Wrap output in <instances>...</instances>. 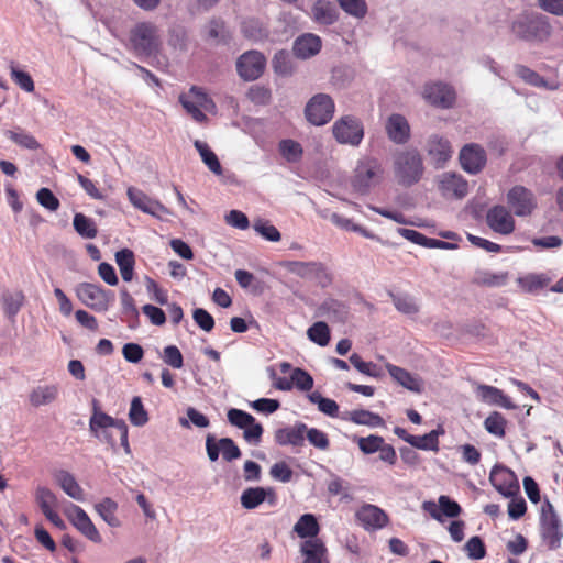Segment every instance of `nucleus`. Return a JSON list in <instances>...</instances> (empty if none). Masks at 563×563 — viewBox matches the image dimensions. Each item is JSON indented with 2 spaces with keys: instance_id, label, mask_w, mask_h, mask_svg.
Listing matches in <instances>:
<instances>
[{
  "instance_id": "obj_24",
  "label": "nucleus",
  "mask_w": 563,
  "mask_h": 563,
  "mask_svg": "<svg viewBox=\"0 0 563 563\" xmlns=\"http://www.w3.org/2000/svg\"><path fill=\"white\" fill-rule=\"evenodd\" d=\"M307 424L298 422L292 427L279 428L274 433V440L278 445L302 446Z\"/></svg>"
},
{
  "instance_id": "obj_63",
  "label": "nucleus",
  "mask_w": 563,
  "mask_h": 563,
  "mask_svg": "<svg viewBox=\"0 0 563 563\" xmlns=\"http://www.w3.org/2000/svg\"><path fill=\"white\" fill-rule=\"evenodd\" d=\"M384 438L375 434L357 439L358 448L364 454H373L377 452L378 449L382 448Z\"/></svg>"
},
{
  "instance_id": "obj_10",
  "label": "nucleus",
  "mask_w": 563,
  "mask_h": 563,
  "mask_svg": "<svg viewBox=\"0 0 563 563\" xmlns=\"http://www.w3.org/2000/svg\"><path fill=\"white\" fill-rule=\"evenodd\" d=\"M266 59L257 51H249L242 54L236 60V71L239 76L246 80L257 79L264 71Z\"/></svg>"
},
{
  "instance_id": "obj_38",
  "label": "nucleus",
  "mask_w": 563,
  "mask_h": 563,
  "mask_svg": "<svg viewBox=\"0 0 563 563\" xmlns=\"http://www.w3.org/2000/svg\"><path fill=\"white\" fill-rule=\"evenodd\" d=\"M24 295L21 290H5L1 295V305L4 314L13 320L24 303Z\"/></svg>"
},
{
  "instance_id": "obj_21",
  "label": "nucleus",
  "mask_w": 563,
  "mask_h": 563,
  "mask_svg": "<svg viewBox=\"0 0 563 563\" xmlns=\"http://www.w3.org/2000/svg\"><path fill=\"white\" fill-rule=\"evenodd\" d=\"M426 151L435 167H442L452 156L450 142L438 134L429 136L426 144Z\"/></svg>"
},
{
  "instance_id": "obj_36",
  "label": "nucleus",
  "mask_w": 563,
  "mask_h": 563,
  "mask_svg": "<svg viewBox=\"0 0 563 563\" xmlns=\"http://www.w3.org/2000/svg\"><path fill=\"white\" fill-rule=\"evenodd\" d=\"M342 419L349 420L355 424L367 426L371 428L385 427V421L379 415L365 409L346 411Z\"/></svg>"
},
{
  "instance_id": "obj_5",
  "label": "nucleus",
  "mask_w": 563,
  "mask_h": 563,
  "mask_svg": "<svg viewBox=\"0 0 563 563\" xmlns=\"http://www.w3.org/2000/svg\"><path fill=\"white\" fill-rule=\"evenodd\" d=\"M540 536L549 550L553 551L561 548L563 526L553 505L549 500H545L541 508Z\"/></svg>"
},
{
  "instance_id": "obj_19",
  "label": "nucleus",
  "mask_w": 563,
  "mask_h": 563,
  "mask_svg": "<svg viewBox=\"0 0 563 563\" xmlns=\"http://www.w3.org/2000/svg\"><path fill=\"white\" fill-rule=\"evenodd\" d=\"M119 422H124V420L114 419L104 412L96 410L90 418L89 427H90V431L93 433V435L96 438L114 445L113 441L111 440V434L109 432V429L113 428L117 430Z\"/></svg>"
},
{
  "instance_id": "obj_11",
  "label": "nucleus",
  "mask_w": 563,
  "mask_h": 563,
  "mask_svg": "<svg viewBox=\"0 0 563 563\" xmlns=\"http://www.w3.org/2000/svg\"><path fill=\"white\" fill-rule=\"evenodd\" d=\"M507 202L518 217L531 214L537 207L534 195L523 186L512 187L507 194Z\"/></svg>"
},
{
  "instance_id": "obj_13",
  "label": "nucleus",
  "mask_w": 563,
  "mask_h": 563,
  "mask_svg": "<svg viewBox=\"0 0 563 563\" xmlns=\"http://www.w3.org/2000/svg\"><path fill=\"white\" fill-rule=\"evenodd\" d=\"M423 98L434 107L449 109L454 104L455 91L448 84L430 82L423 88Z\"/></svg>"
},
{
  "instance_id": "obj_12",
  "label": "nucleus",
  "mask_w": 563,
  "mask_h": 563,
  "mask_svg": "<svg viewBox=\"0 0 563 563\" xmlns=\"http://www.w3.org/2000/svg\"><path fill=\"white\" fill-rule=\"evenodd\" d=\"M65 514L75 528L87 539L95 543H100L102 541L96 526L81 507L70 504L66 508Z\"/></svg>"
},
{
  "instance_id": "obj_55",
  "label": "nucleus",
  "mask_w": 563,
  "mask_h": 563,
  "mask_svg": "<svg viewBox=\"0 0 563 563\" xmlns=\"http://www.w3.org/2000/svg\"><path fill=\"white\" fill-rule=\"evenodd\" d=\"M548 282L549 278L538 274H528L517 279V283L526 292H533L537 289H541Z\"/></svg>"
},
{
  "instance_id": "obj_15",
  "label": "nucleus",
  "mask_w": 563,
  "mask_h": 563,
  "mask_svg": "<svg viewBox=\"0 0 563 563\" xmlns=\"http://www.w3.org/2000/svg\"><path fill=\"white\" fill-rule=\"evenodd\" d=\"M128 198L130 202L141 211L148 213L158 219L162 218L163 214H169V210L162 205L159 201L150 198L142 190L130 187L126 191Z\"/></svg>"
},
{
  "instance_id": "obj_29",
  "label": "nucleus",
  "mask_w": 563,
  "mask_h": 563,
  "mask_svg": "<svg viewBox=\"0 0 563 563\" xmlns=\"http://www.w3.org/2000/svg\"><path fill=\"white\" fill-rule=\"evenodd\" d=\"M312 20L321 25H332L339 19L335 5L328 0H317L311 8Z\"/></svg>"
},
{
  "instance_id": "obj_52",
  "label": "nucleus",
  "mask_w": 563,
  "mask_h": 563,
  "mask_svg": "<svg viewBox=\"0 0 563 563\" xmlns=\"http://www.w3.org/2000/svg\"><path fill=\"white\" fill-rule=\"evenodd\" d=\"M341 9L349 15L363 19L367 13V3L365 0H338Z\"/></svg>"
},
{
  "instance_id": "obj_26",
  "label": "nucleus",
  "mask_w": 563,
  "mask_h": 563,
  "mask_svg": "<svg viewBox=\"0 0 563 563\" xmlns=\"http://www.w3.org/2000/svg\"><path fill=\"white\" fill-rule=\"evenodd\" d=\"M203 34L212 45H225L231 41V32L220 18L210 19L203 27Z\"/></svg>"
},
{
  "instance_id": "obj_45",
  "label": "nucleus",
  "mask_w": 563,
  "mask_h": 563,
  "mask_svg": "<svg viewBox=\"0 0 563 563\" xmlns=\"http://www.w3.org/2000/svg\"><path fill=\"white\" fill-rule=\"evenodd\" d=\"M35 500L44 516L54 510L57 506L56 495L45 486H38L35 490Z\"/></svg>"
},
{
  "instance_id": "obj_49",
  "label": "nucleus",
  "mask_w": 563,
  "mask_h": 563,
  "mask_svg": "<svg viewBox=\"0 0 563 563\" xmlns=\"http://www.w3.org/2000/svg\"><path fill=\"white\" fill-rule=\"evenodd\" d=\"M243 35L252 41H261L267 36L266 30L263 24L256 19H249L243 21L241 25Z\"/></svg>"
},
{
  "instance_id": "obj_33",
  "label": "nucleus",
  "mask_w": 563,
  "mask_h": 563,
  "mask_svg": "<svg viewBox=\"0 0 563 563\" xmlns=\"http://www.w3.org/2000/svg\"><path fill=\"white\" fill-rule=\"evenodd\" d=\"M268 495L274 497V492L272 488L264 487H249L244 489L241 494L240 501L243 508L251 510L258 507ZM274 503V498L269 499V504Z\"/></svg>"
},
{
  "instance_id": "obj_39",
  "label": "nucleus",
  "mask_w": 563,
  "mask_h": 563,
  "mask_svg": "<svg viewBox=\"0 0 563 563\" xmlns=\"http://www.w3.org/2000/svg\"><path fill=\"white\" fill-rule=\"evenodd\" d=\"M95 509L110 527L117 528L121 525L115 515L118 504L113 499L109 497L103 498L100 503L95 505Z\"/></svg>"
},
{
  "instance_id": "obj_53",
  "label": "nucleus",
  "mask_w": 563,
  "mask_h": 563,
  "mask_svg": "<svg viewBox=\"0 0 563 563\" xmlns=\"http://www.w3.org/2000/svg\"><path fill=\"white\" fill-rule=\"evenodd\" d=\"M253 229L267 241L278 242L282 239L280 232L269 221L257 219L253 223Z\"/></svg>"
},
{
  "instance_id": "obj_28",
  "label": "nucleus",
  "mask_w": 563,
  "mask_h": 563,
  "mask_svg": "<svg viewBox=\"0 0 563 563\" xmlns=\"http://www.w3.org/2000/svg\"><path fill=\"white\" fill-rule=\"evenodd\" d=\"M514 70L516 76L529 86L542 88L545 90H556L559 87L556 82L547 80L544 77L526 65L517 64L515 65Z\"/></svg>"
},
{
  "instance_id": "obj_54",
  "label": "nucleus",
  "mask_w": 563,
  "mask_h": 563,
  "mask_svg": "<svg viewBox=\"0 0 563 563\" xmlns=\"http://www.w3.org/2000/svg\"><path fill=\"white\" fill-rule=\"evenodd\" d=\"M7 135L12 142H14L15 144L23 148L37 150L41 146L33 135L26 133L21 129L16 131H8Z\"/></svg>"
},
{
  "instance_id": "obj_1",
  "label": "nucleus",
  "mask_w": 563,
  "mask_h": 563,
  "mask_svg": "<svg viewBox=\"0 0 563 563\" xmlns=\"http://www.w3.org/2000/svg\"><path fill=\"white\" fill-rule=\"evenodd\" d=\"M509 31L516 40L541 44L551 37L553 29L548 16L538 12H521L510 20Z\"/></svg>"
},
{
  "instance_id": "obj_37",
  "label": "nucleus",
  "mask_w": 563,
  "mask_h": 563,
  "mask_svg": "<svg viewBox=\"0 0 563 563\" xmlns=\"http://www.w3.org/2000/svg\"><path fill=\"white\" fill-rule=\"evenodd\" d=\"M294 532L301 539H314L318 538L320 532V526L314 515L305 514L294 526Z\"/></svg>"
},
{
  "instance_id": "obj_30",
  "label": "nucleus",
  "mask_w": 563,
  "mask_h": 563,
  "mask_svg": "<svg viewBox=\"0 0 563 563\" xmlns=\"http://www.w3.org/2000/svg\"><path fill=\"white\" fill-rule=\"evenodd\" d=\"M54 479L59 485V487L65 492V494H67L70 498L77 501H84V489L80 487L75 476L70 474L68 471H56L54 473Z\"/></svg>"
},
{
  "instance_id": "obj_18",
  "label": "nucleus",
  "mask_w": 563,
  "mask_h": 563,
  "mask_svg": "<svg viewBox=\"0 0 563 563\" xmlns=\"http://www.w3.org/2000/svg\"><path fill=\"white\" fill-rule=\"evenodd\" d=\"M460 162L464 170L477 174L486 164V153L478 144H467L460 152Z\"/></svg>"
},
{
  "instance_id": "obj_58",
  "label": "nucleus",
  "mask_w": 563,
  "mask_h": 563,
  "mask_svg": "<svg viewBox=\"0 0 563 563\" xmlns=\"http://www.w3.org/2000/svg\"><path fill=\"white\" fill-rule=\"evenodd\" d=\"M187 418H180L179 423L184 428H190V423L198 428H207L209 426V419L194 407H189L186 410Z\"/></svg>"
},
{
  "instance_id": "obj_20",
  "label": "nucleus",
  "mask_w": 563,
  "mask_h": 563,
  "mask_svg": "<svg viewBox=\"0 0 563 563\" xmlns=\"http://www.w3.org/2000/svg\"><path fill=\"white\" fill-rule=\"evenodd\" d=\"M356 518L366 530H377L388 523V516L379 507L365 504L356 511Z\"/></svg>"
},
{
  "instance_id": "obj_48",
  "label": "nucleus",
  "mask_w": 563,
  "mask_h": 563,
  "mask_svg": "<svg viewBox=\"0 0 563 563\" xmlns=\"http://www.w3.org/2000/svg\"><path fill=\"white\" fill-rule=\"evenodd\" d=\"M310 341L320 346H325L330 341V330L325 322L318 321L313 323L307 331Z\"/></svg>"
},
{
  "instance_id": "obj_51",
  "label": "nucleus",
  "mask_w": 563,
  "mask_h": 563,
  "mask_svg": "<svg viewBox=\"0 0 563 563\" xmlns=\"http://www.w3.org/2000/svg\"><path fill=\"white\" fill-rule=\"evenodd\" d=\"M393 303L395 308L405 314H416L419 311V306L417 305L415 298L409 295H390Z\"/></svg>"
},
{
  "instance_id": "obj_8",
  "label": "nucleus",
  "mask_w": 563,
  "mask_h": 563,
  "mask_svg": "<svg viewBox=\"0 0 563 563\" xmlns=\"http://www.w3.org/2000/svg\"><path fill=\"white\" fill-rule=\"evenodd\" d=\"M332 133L340 144L357 146L364 137V128L357 118L344 115L334 122Z\"/></svg>"
},
{
  "instance_id": "obj_42",
  "label": "nucleus",
  "mask_w": 563,
  "mask_h": 563,
  "mask_svg": "<svg viewBox=\"0 0 563 563\" xmlns=\"http://www.w3.org/2000/svg\"><path fill=\"white\" fill-rule=\"evenodd\" d=\"M195 148L199 152L202 162L216 175L222 174L221 164L217 155L210 150L207 143L196 140L194 142Z\"/></svg>"
},
{
  "instance_id": "obj_31",
  "label": "nucleus",
  "mask_w": 563,
  "mask_h": 563,
  "mask_svg": "<svg viewBox=\"0 0 563 563\" xmlns=\"http://www.w3.org/2000/svg\"><path fill=\"white\" fill-rule=\"evenodd\" d=\"M508 272L494 273L488 269H477L472 278V284L479 287H503L508 283Z\"/></svg>"
},
{
  "instance_id": "obj_60",
  "label": "nucleus",
  "mask_w": 563,
  "mask_h": 563,
  "mask_svg": "<svg viewBox=\"0 0 563 563\" xmlns=\"http://www.w3.org/2000/svg\"><path fill=\"white\" fill-rule=\"evenodd\" d=\"M228 421L236 427V428H240V429H245L246 427H249L250 424H252L255 420V418L241 410V409H235V408H232L228 411Z\"/></svg>"
},
{
  "instance_id": "obj_61",
  "label": "nucleus",
  "mask_w": 563,
  "mask_h": 563,
  "mask_svg": "<svg viewBox=\"0 0 563 563\" xmlns=\"http://www.w3.org/2000/svg\"><path fill=\"white\" fill-rule=\"evenodd\" d=\"M464 549L471 560H481L486 555L485 544L477 536L470 538L465 543Z\"/></svg>"
},
{
  "instance_id": "obj_50",
  "label": "nucleus",
  "mask_w": 563,
  "mask_h": 563,
  "mask_svg": "<svg viewBox=\"0 0 563 563\" xmlns=\"http://www.w3.org/2000/svg\"><path fill=\"white\" fill-rule=\"evenodd\" d=\"M273 68L276 74L289 76L294 71L291 57L286 51H278L273 57Z\"/></svg>"
},
{
  "instance_id": "obj_34",
  "label": "nucleus",
  "mask_w": 563,
  "mask_h": 563,
  "mask_svg": "<svg viewBox=\"0 0 563 563\" xmlns=\"http://www.w3.org/2000/svg\"><path fill=\"white\" fill-rule=\"evenodd\" d=\"M386 368L389 375L402 387L410 391L420 393L421 382L420 379L399 366L393 364H386Z\"/></svg>"
},
{
  "instance_id": "obj_62",
  "label": "nucleus",
  "mask_w": 563,
  "mask_h": 563,
  "mask_svg": "<svg viewBox=\"0 0 563 563\" xmlns=\"http://www.w3.org/2000/svg\"><path fill=\"white\" fill-rule=\"evenodd\" d=\"M11 69V78L12 80L24 91L32 92L34 91V81L32 77L23 70L18 69L13 65L10 67Z\"/></svg>"
},
{
  "instance_id": "obj_17",
  "label": "nucleus",
  "mask_w": 563,
  "mask_h": 563,
  "mask_svg": "<svg viewBox=\"0 0 563 563\" xmlns=\"http://www.w3.org/2000/svg\"><path fill=\"white\" fill-rule=\"evenodd\" d=\"M487 225L496 233L508 235L515 230V220L504 206H494L486 214Z\"/></svg>"
},
{
  "instance_id": "obj_27",
  "label": "nucleus",
  "mask_w": 563,
  "mask_h": 563,
  "mask_svg": "<svg viewBox=\"0 0 563 563\" xmlns=\"http://www.w3.org/2000/svg\"><path fill=\"white\" fill-rule=\"evenodd\" d=\"M59 386L57 384L37 385L29 394L31 406L38 408L49 406L58 399Z\"/></svg>"
},
{
  "instance_id": "obj_56",
  "label": "nucleus",
  "mask_w": 563,
  "mask_h": 563,
  "mask_svg": "<svg viewBox=\"0 0 563 563\" xmlns=\"http://www.w3.org/2000/svg\"><path fill=\"white\" fill-rule=\"evenodd\" d=\"M408 443L419 450L424 451H439V440H435V433H427L423 435H413L408 439Z\"/></svg>"
},
{
  "instance_id": "obj_43",
  "label": "nucleus",
  "mask_w": 563,
  "mask_h": 563,
  "mask_svg": "<svg viewBox=\"0 0 563 563\" xmlns=\"http://www.w3.org/2000/svg\"><path fill=\"white\" fill-rule=\"evenodd\" d=\"M73 225L75 231L84 239H95L98 234L95 221L82 213L74 216Z\"/></svg>"
},
{
  "instance_id": "obj_6",
  "label": "nucleus",
  "mask_w": 563,
  "mask_h": 563,
  "mask_svg": "<svg viewBox=\"0 0 563 563\" xmlns=\"http://www.w3.org/2000/svg\"><path fill=\"white\" fill-rule=\"evenodd\" d=\"M179 102L186 112L199 123L207 121L203 111L214 112L216 103L200 88L192 86L187 92L179 96Z\"/></svg>"
},
{
  "instance_id": "obj_44",
  "label": "nucleus",
  "mask_w": 563,
  "mask_h": 563,
  "mask_svg": "<svg viewBox=\"0 0 563 563\" xmlns=\"http://www.w3.org/2000/svg\"><path fill=\"white\" fill-rule=\"evenodd\" d=\"M278 150L280 155L288 162V163H297L301 159L303 150L300 143L297 141L287 139L282 140L278 144Z\"/></svg>"
},
{
  "instance_id": "obj_57",
  "label": "nucleus",
  "mask_w": 563,
  "mask_h": 563,
  "mask_svg": "<svg viewBox=\"0 0 563 563\" xmlns=\"http://www.w3.org/2000/svg\"><path fill=\"white\" fill-rule=\"evenodd\" d=\"M290 378L292 380V385L301 391H309L313 387L312 376L302 368L297 367L292 369Z\"/></svg>"
},
{
  "instance_id": "obj_35",
  "label": "nucleus",
  "mask_w": 563,
  "mask_h": 563,
  "mask_svg": "<svg viewBox=\"0 0 563 563\" xmlns=\"http://www.w3.org/2000/svg\"><path fill=\"white\" fill-rule=\"evenodd\" d=\"M477 395L481 399L487 404L500 406L506 409H514L515 405L511 402L509 397H507L503 390L488 386V385H479L477 387Z\"/></svg>"
},
{
  "instance_id": "obj_32",
  "label": "nucleus",
  "mask_w": 563,
  "mask_h": 563,
  "mask_svg": "<svg viewBox=\"0 0 563 563\" xmlns=\"http://www.w3.org/2000/svg\"><path fill=\"white\" fill-rule=\"evenodd\" d=\"M319 316L325 317L333 322H345L349 317V308L345 303L329 298L318 309Z\"/></svg>"
},
{
  "instance_id": "obj_25",
  "label": "nucleus",
  "mask_w": 563,
  "mask_h": 563,
  "mask_svg": "<svg viewBox=\"0 0 563 563\" xmlns=\"http://www.w3.org/2000/svg\"><path fill=\"white\" fill-rule=\"evenodd\" d=\"M299 551L305 558L302 563H328L327 547L319 538L302 541Z\"/></svg>"
},
{
  "instance_id": "obj_2",
  "label": "nucleus",
  "mask_w": 563,
  "mask_h": 563,
  "mask_svg": "<svg viewBox=\"0 0 563 563\" xmlns=\"http://www.w3.org/2000/svg\"><path fill=\"white\" fill-rule=\"evenodd\" d=\"M161 45L159 26L152 21L137 22L129 31L128 49L137 57L157 54Z\"/></svg>"
},
{
  "instance_id": "obj_64",
  "label": "nucleus",
  "mask_w": 563,
  "mask_h": 563,
  "mask_svg": "<svg viewBox=\"0 0 563 563\" xmlns=\"http://www.w3.org/2000/svg\"><path fill=\"white\" fill-rule=\"evenodd\" d=\"M305 438L308 439L310 444H312L313 446H316L319 450H327L330 445L328 435L323 431H321L317 428L309 429L307 427Z\"/></svg>"
},
{
  "instance_id": "obj_46",
  "label": "nucleus",
  "mask_w": 563,
  "mask_h": 563,
  "mask_svg": "<svg viewBox=\"0 0 563 563\" xmlns=\"http://www.w3.org/2000/svg\"><path fill=\"white\" fill-rule=\"evenodd\" d=\"M307 397L311 404L318 406L322 413L332 418L338 417L339 406L333 399L323 397L319 391H312Z\"/></svg>"
},
{
  "instance_id": "obj_3",
  "label": "nucleus",
  "mask_w": 563,
  "mask_h": 563,
  "mask_svg": "<svg viewBox=\"0 0 563 563\" xmlns=\"http://www.w3.org/2000/svg\"><path fill=\"white\" fill-rule=\"evenodd\" d=\"M393 168L398 184L406 187L417 184L424 172L422 157L416 148L398 151L394 155Z\"/></svg>"
},
{
  "instance_id": "obj_7",
  "label": "nucleus",
  "mask_w": 563,
  "mask_h": 563,
  "mask_svg": "<svg viewBox=\"0 0 563 563\" xmlns=\"http://www.w3.org/2000/svg\"><path fill=\"white\" fill-rule=\"evenodd\" d=\"M75 291L85 306L98 312L107 311L114 300V294L111 290H106L97 284L80 283Z\"/></svg>"
},
{
  "instance_id": "obj_59",
  "label": "nucleus",
  "mask_w": 563,
  "mask_h": 563,
  "mask_svg": "<svg viewBox=\"0 0 563 563\" xmlns=\"http://www.w3.org/2000/svg\"><path fill=\"white\" fill-rule=\"evenodd\" d=\"M505 418L498 412H493L484 421V426L487 432L496 437L505 435Z\"/></svg>"
},
{
  "instance_id": "obj_47",
  "label": "nucleus",
  "mask_w": 563,
  "mask_h": 563,
  "mask_svg": "<svg viewBox=\"0 0 563 563\" xmlns=\"http://www.w3.org/2000/svg\"><path fill=\"white\" fill-rule=\"evenodd\" d=\"M129 420L135 427H143L148 421V413L139 396L133 397L131 400Z\"/></svg>"
},
{
  "instance_id": "obj_40",
  "label": "nucleus",
  "mask_w": 563,
  "mask_h": 563,
  "mask_svg": "<svg viewBox=\"0 0 563 563\" xmlns=\"http://www.w3.org/2000/svg\"><path fill=\"white\" fill-rule=\"evenodd\" d=\"M115 262L119 266L121 277L124 282H131L134 272V254L129 249H122L115 253Z\"/></svg>"
},
{
  "instance_id": "obj_41",
  "label": "nucleus",
  "mask_w": 563,
  "mask_h": 563,
  "mask_svg": "<svg viewBox=\"0 0 563 563\" xmlns=\"http://www.w3.org/2000/svg\"><path fill=\"white\" fill-rule=\"evenodd\" d=\"M285 268L301 278L311 279L313 274L320 271L319 262L290 261L284 264Z\"/></svg>"
},
{
  "instance_id": "obj_9",
  "label": "nucleus",
  "mask_w": 563,
  "mask_h": 563,
  "mask_svg": "<svg viewBox=\"0 0 563 563\" xmlns=\"http://www.w3.org/2000/svg\"><path fill=\"white\" fill-rule=\"evenodd\" d=\"M334 113L333 99L327 93L313 96L305 108L307 120L314 125H324Z\"/></svg>"
},
{
  "instance_id": "obj_4",
  "label": "nucleus",
  "mask_w": 563,
  "mask_h": 563,
  "mask_svg": "<svg viewBox=\"0 0 563 563\" xmlns=\"http://www.w3.org/2000/svg\"><path fill=\"white\" fill-rule=\"evenodd\" d=\"M384 174L383 164L378 158L365 156L357 162L351 185L356 192L367 195L373 187L383 181Z\"/></svg>"
},
{
  "instance_id": "obj_16",
  "label": "nucleus",
  "mask_w": 563,
  "mask_h": 563,
  "mask_svg": "<svg viewBox=\"0 0 563 563\" xmlns=\"http://www.w3.org/2000/svg\"><path fill=\"white\" fill-rule=\"evenodd\" d=\"M489 481L496 490L505 497H512L519 490L514 473L504 466L495 465L490 472Z\"/></svg>"
},
{
  "instance_id": "obj_14",
  "label": "nucleus",
  "mask_w": 563,
  "mask_h": 563,
  "mask_svg": "<svg viewBox=\"0 0 563 563\" xmlns=\"http://www.w3.org/2000/svg\"><path fill=\"white\" fill-rule=\"evenodd\" d=\"M438 187L444 198L462 199L468 192L467 181L455 173H443L440 175Z\"/></svg>"
},
{
  "instance_id": "obj_22",
  "label": "nucleus",
  "mask_w": 563,
  "mask_h": 563,
  "mask_svg": "<svg viewBox=\"0 0 563 563\" xmlns=\"http://www.w3.org/2000/svg\"><path fill=\"white\" fill-rule=\"evenodd\" d=\"M385 130L389 140L395 144H405L410 139V125L402 114H390L386 121Z\"/></svg>"
},
{
  "instance_id": "obj_23",
  "label": "nucleus",
  "mask_w": 563,
  "mask_h": 563,
  "mask_svg": "<svg viewBox=\"0 0 563 563\" xmlns=\"http://www.w3.org/2000/svg\"><path fill=\"white\" fill-rule=\"evenodd\" d=\"M322 47L321 38L312 33H305L298 36L292 45L294 55L300 59H308L316 56Z\"/></svg>"
}]
</instances>
